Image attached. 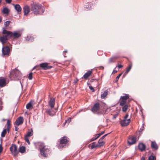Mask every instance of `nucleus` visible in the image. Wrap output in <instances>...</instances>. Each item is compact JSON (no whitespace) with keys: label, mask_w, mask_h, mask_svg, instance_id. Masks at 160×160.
Returning a JSON list of instances; mask_svg holds the SVG:
<instances>
[{"label":"nucleus","mask_w":160,"mask_h":160,"mask_svg":"<svg viewBox=\"0 0 160 160\" xmlns=\"http://www.w3.org/2000/svg\"><path fill=\"white\" fill-rule=\"evenodd\" d=\"M31 9L35 14H42L44 12V8L41 4L36 2L31 4Z\"/></svg>","instance_id":"obj_1"},{"label":"nucleus","mask_w":160,"mask_h":160,"mask_svg":"<svg viewBox=\"0 0 160 160\" xmlns=\"http://www.w3.org/2000/svg\"><path fill=\"white\" fill-rule=\"evenodd\" d=\"M2 33L3 34H7V36H9V38L13 37L14 38H17L21 36V33L17 31H14L13 32L5 30V28H3Z\"/></svg>","instance_id":"obj_2"},{"label":"nucleus","mask_w":160,"mask_h":160,"mask_svg":"<svg viewBox=\"0 0 160 160\" xmlns=\"http://www.w3.org/2000/svg\"><path fill=\"white\" fill-rule=\"evenodd\" d=\"M10 76L12 79L16 80L19 79L21 75L19 71L15 68L10 73Z\"/></svg>","instance_id":"obj_3"},{"label":"nucleus","mask_w":160,"mask_h":160,"mask_svg":"<svg viewBox=\"0 0 160 160\" xmlns=\"http://www.w3.org/2000/svg\"><path fill=\"white\" fill-rule=\"evenodd\" d=\"M41 145L42 146V148H39L41 154L44 157H47L48 154L50 153V150L47 148L45 146H44L43 143H41Z\"/></svg>","instance_id":"obj_4"},{"label":"nucleus","mask_w":160,"mask_h":160,"mask_svg":"<svg viewBox=\"0 0 160 160\" xmlns=\"http://www.w3.org/2000/svg\"><path fill=\"white\" fill-rule=\"evenodd\" d=\"M124 96H121L120 99H121L120 103V105L121 106H124L126 103L127 100L129 98V95L128 94H123Z\"/></svg>","instance_id":"obj_5"},{"label":"nucleus","mask_w":160,"mask_h":160,"mask_svg":"<svg viewBox=\"0 0 160 160\" xmlns=\"http://www.w3.org/2000/svg\"><path fill=\"white\" fill-rule=\"evenodd\" d=\"M10 151L12 154L15 156L18 153L17 147L15 144H12L10 148Z\"/></svg>","instance_id":"obj_6"},{"label":"nucleus","mask_w":160,"mask_h":160,"mask_svg":"<svg viewBox=\"0 0 160 160\" xmlns=\"http://www.w3.org/2000/svg\"><path fill=\"white\" fill-rule=\"evenodd\" d=\"M10 49L8 46H3L2 48V52L3 55H9Z\"/></svg>","instance_id":"obj_7"},{"label":"nucleus","mask_w":160,"mask_h":160,"mask_svg":"<svg viewBox=\"0 0 160 160\" xmlns=\"http://www.w3.org/2000/svg\"><path fill=\"white\" fill-rule=\"evenodd\" d=\"M40 66L44 70H46L50 69L52 68L51 66H48V63L47 62H44L41 63L40 64Z\"/></svg>","instance_id":"obj_8"},{"label":"nucleus","mask_w":160,"mask_h":160,"mask_svg":"<svg viewBox=\"0 0 160 160\" xmlns=\"http://www.w3.org/2000/svg\"><path fill=\"white\" fill-rule=\"evenodd\" d=\"M131 120L130 118L128 119H123V120L121 121L120 123L122 127L128 126L130 123Z\"/></svg>","instance_id":"obj_9"},{"label":"nucleus","mask_w":160,"mask_h":160,"mask_svg":"<svg viewBox=\"0 0 160 160\" xmlns=\"http://www.w3.org/2000/svg\"><path fill=\"white\" fill-rule=\"evenodd\" d=\"M136 142V138L132 137L129 138L128 141V143L129 145H131L135 143Z\"/></svg>","instance_id":"obj_10"},{"label":"nucleus","mask_w":160,"mask_h":160,"mask_svg":"<svg viewBox=\"0 0 160 160\" xmlns=\"http://www.w3.org/2000/svg\"><path fill=\"white\" fill-rule=\"evenodd\" d=\"M5 36H2L0 37V42L2 44L5 43L8 40V37H9V36H7V34H5Z\"/></svg>","instance_id":"obj_11"},{"label":"nucleus","mask_w":160,"mask_h":160,"mask_svg":"<svg viewBox=\"0 0 160 160\" xmlns=\"http://www.w3.org/2000/svg\"><path fill=\"white\" fill-rule=\"evenodd\" d=\"M55 99L54 98H51L48 101V104L51 108H54L55 104Z\"/></svg>","instance_id":"obj_12"},{"label":"nucleus","mask_w":160,"mask_h":160,"mask_svg":"<svg viewBox=\"0 0 160 160\" xmlns=\"http://www.w3.org/2000/svg\"><path fill=\"white\" fill-rule=\"evenodd\" d=\"M23 122V118L22 117H20L16 119L15 121V124L17 126H19L22 124Z\"/></svg>","instance_id":"obj_13"},{"label":"nucleus","mask_w":160,"mask_h":160,"mask_svg":"<svg viewBox=\"0 0 160 160\" xmlns=\"http://www.w3.org/2000/svg\"><path fill=\"white\" fill-rule=\"evenodd\" d=\"M151 146L155 150H157L158 148V146L155 141L152 142Z\"/></svg>","instance_id":"obj_14"},{"label":"nucleus","mask_w":160,"mask_h":160,"mask_svg":"<svg viewBox=\"0 0 160 160\" xmlns=\"http://www.w3.org/2000/svg\"><path fill=\"white\" fill-rule=\"evenodd\" d=\"M23 10L24 15H27L30 12L29 7L28 6H25L23 8Z\"/></svg>","instance_id":"obj_15"},{"label":"nucleus","mask_w":160,"mask_h":160,"mask_svg":"<svg viewBox=\"0 0 160 160\" xmlns=\"http://www.w3.org/2000/svg\"><path fill=\"white\" fill-rule=\"evenodd\" d=\"M99 109V104L98 103H95L92 108V111L93 112L97 111Z\"/></svg>","instance_id":"obj_16"},{"label":"nucleus","mask_w":160,"mask_h":160,"mask_svg":"<svg viewBox=\"0 0 160 160\" xmlns=\"http://www.w3.org/2000/svg\"><path fill=\"white\" fill-rule=\"evenodd\" d=\"M67 137L66 136H64L61 138L60 140V144H66L68 142V140L67 139Z\"/></svg>","instance_id":"obj_17"},{"label":"nucleus","mask_w":160,"mask_h":160,"mask_svg":"<svg viewBox=\"0 0 160 160\" xmlns=\"http://www.w3.org/2000/svg\"><path fill=\"white\" fill-rule=\"evenodd\" d=\"M138 149L141 152L144 151L145 149L146 146L143 143H140L138 145Z\"/></svg>","instance_id":"obj_18"},{"label":"nucleus","mask_w":160,"mask_h":160,"mask_svg":"<svg viewBox=\"0 0 160 160\" xmlns=\"http://www.w3.org/2000/svg\"><path fill=\"white\" fill-rule=\"evenodd\" d=\"M14 8L16 10L18 14L21 13L22 11V8L19 4H17L15 5Z\"/></svg>","instance_id":"obj_19"},{"label":"nucleus","mask_w":160,"mask_h":160,"mask_svg":"<svg viewBox=\"0 0 160 160\" xmlns=\"http://www.w3.org/2000/svg\"><path fill=\"white\" fill-rule=\"evenodd\" d=\"M6 85V80L5 79L0 78V87H3Z\"/></svg>","instance_id":"obj_20"},{"label":"nucleus","mask_w":160,"mask_h":160,"mask_svg":"<svg viewBox=\"0 0 160 160\" xmlns=\"http://www.w3.org/2000/svg\"><path fill=\"white\" fill-rule=\"evenodd\" d=\"M108 93V91L107 90H105L104 92H101V98L102 99H105Z\"/></svg>","instance_id":"obj_21"},{"label":"nucleus","mask_w":160,"mask_h":160,"mask_svg":"<svg viewBox=\"0 0 160 160\" xmlns=\"http://www.w3.org/2000/svg\"><path fill=\"white\" fill-rule=\"evenodd\" d=\"M92 73V70H89L86 73L83 75V78L86 79L88 78L90 76L91 74Z\"/></svg>","instance_id":"obj_22"},{"label":"nucleus","mask_w":160,"mask_h":160,"mask_svg":"<svg viewBox=\"0 0 160 160\" xmlns=\"http://www.w3.org/2000/svg\"><path fill=\"white\" fill-rule=\"evenodd\" d=\"M118 58V56H115L112 57L111 58H110L109 60V63H111L112 62H114Z\"/></svg>","instance_id":"obj_23"},{"label":"nucleus","mask_w":160,"mask_h":160,"mask_svg":"<svg viewBox=\"0 0 160 160\" xmlns=\"http://www.w3.org/2000/svg\"><path fill=\"white\" fill-rule=\"evenodd\" d=\"M2 12L4 14H8L9 13V10L7 8L5 7L3 8Z\"/></svg>","instance_id":"obj_24"},{"label":"nucleus","mask_w":160,"mask_h":160,"mask_svg":"<svg viewBox=\"0 0 160 160\" xmlns=\"http://www.w3.org/2000/svg\"><path fill=\"white\" fill-rule=\"evenodd\" d=\"M105 144V142L103 141V140H101L99 139V140L98 141V146L99 147H100L101 146H102L104 145Z\"/></svg>","instance_id":"obj_25"},{"label":"nucleus","mask_w":160,"mask_h":160,"mask_svg":"<svg viewBox=\"0 0 160 160\" xmlns=\"http://www.w3.org/2000/svg\"><path fill=\"white\" fill-rule=\"evenodd\" d=\"M26 39L28 41L32 42L34 41L33 38L30 36H28L26 38Z\"/></svg>","instance_id":"obj_26"},{"label":"nucleus","mask_w":160,"mask_h":160,"mask_svg":"<svg viewBox=\"0 0 160 160\" xmlns=\"http://www.w3.org/2000/svg\"><path fill=\"white\" fill-rule=\"evenodd\" d=\"M25 151V148L24 146L20 147L19 149V152L22 153L24 152Z\"/></svg>","instance_id":"obj_27"},{"label":"nucleus","mask_w":160,"mask_h":160,"mask_svg":"<svg viewBox=\"0 0 160 160\" xmlns=\"http://www.w3.org/2000/svg\"><path fill=\"white\" fill-rule=\"evenodd\" d=\"M33 132L32 130L31 129V131H28L27 134L25 136H27V137H30L32 136L33 135Z\"/></svg>","instance_id":"obj_28"},{"label":"nucleus","mask_w":160,"mask_h":160,"mask_svg":"<svg viewBox=\"0 0 160 160\" xmlns=\"http://www.w3.org/2000/svg\"><path fill=\"white\" fill-rule=\"evenodd\" d=\"M99 146L98 144H96L95 142H93L92 143V145L91 146V148L93 149L94 148H98Z\"/></svg>","instance_id":"obj_29"},{"label":"nucleus","mask_w":160,"mask_h":160,"mask_svg":"<svg viewBox=\"0 0 160 160\" xmlns=\"http://www.w3.org/2000/svg\"><path fill=\"white\" fill-rule=\"evenodd\" d=\"M122 107V111L123 112H126L128 108V106L127 105H124Z\"/></svg>","instance_id":"obj_30"},{"label":"nucleus","mask_w":160,"mask_h":160,"mask_svg":"<svg viewBox=\"0 0 160 160\" xmlns=\"http://www.w3.org/2000/svg\"><path fill=\"white\" fill-rule=\"evenodd\" d=\"M48 114L50 116H52L54 115V113H52L50 109H48L47 111Z\"/></svg>","instance_id":"obj_31"},{"label":"nucleus","mask_w":160,"mask_h":160,"mask_svg":"<svg viewBox=\"0 0 160 160\" xmlns=\"http://www.w3.org/2000/svg\"><path fill=\"white\" fill-rule=\"evenodd\" d=\"M6 129H4L2 132L1 136L2 137H4L6 134Z\"/></svg>","instance_id":"obj_32"},{"label":"nucleus","mask_w":160,"mask_h":160,"mask_svg":"<svg viewBox=\"0 0 160 160\" xmlns=\"http://www.w3.org/2000/svg\"><path fill=\"white\" fill-rule=\"evenodd\" d=\"M132 68V65H129L126 68V73H128L130 71Z\"/></svg>","instance_id":"obj_33"},{"label":"nucleus","mask_w":160,"mask_h":160,"mask_svg":"<svg viewBox=\"0 0 160 160\" xmlns=\"http://www.w3.org/2000/svg\"><path fill=\"white\" fill-rule=\"evenodd\" d=\"M99 137V135H98L97 134H96L95 136L93 137L91 139V141H93L94 140H95L96 139H97Z\"/></svg>","instance_id":"obj_34"},{"label":"nucleus","mask_w":160,"mask_h":160,"mask_svg":"<svg viewBox=\"0 0 160 160\" xmlns=\"http://www.w3.org/2000/svg\"><path fill=\"white\" fill-rule=\"evenodd\" d=\"M32 107V104L31 102H29L28 103L26 106V108L27 109H30Z\"/></svg>","instance_id":"obj_35"},{"label":"nucleus","mask_w":160,"mask_h":160,"mask_svg":"<svg viewBox=\"0 0 160 160\" xmlns=\"http://www.w3.org/2000/svg\"><path fill=\"white\" fill-rule=\"evenodd\" d=\"M10 22H11L9 21H7L5 22L4 23V25L6 26V27H7V26H8L9 25Z\"/></svg>","instance_id":"obj_36"},{"label":"nucleus","mask_w":160,"mask_h":160,"mask_svg":"<svg viewBox=\"0 0 160 160\" xmlns=\"http://www.w3.org/2000/svg\"><path fill=\"white\" fill-rule=\"evenodd\" d=\"M24 139L25 141L27 142L29 145H30V142L28 138V137L27 136H25Z\"/></svg>","instance_id":"obj_37"},{"label":"nucleus","mask_w":160,"mask_h":160,"mask_svg":"<svg viewBox=\"0 0 160 160\" xmlns=\"http://www.w3.org/2000/svg\"><path fill=\"white\" fill-rule=\"evenodd\" d=\"M32 73L31 72L29 73L28 75V78L30 80H31L32 78Z\"/></svg>","instance_id":"obj_38"},{"label":"nucleus","mask_w":160,"mask_h":160,"mask_svg":"<svg viewBox=\"0 0 160 160\" xmlns=\"http://www.w3.org/2000/svg\"><path fill=\"white\" fill-rule=\"evenodd\" d=\"M122 73H120V74H119L116 78V82H117L118 80V79L122 75Z\"/></svg>","instance_id":"obj_39"},{"label":"nucleus","mask_w":160,"mask_h":160,"mask_svg":"<svg viewBox=\"0 0 160 160\" xmlns=\"http://www.w3.org/2000/svg\"><path fill=\"white\" fill-rule=\"evenodd\" d=\"M7 127H10V121L8 119L7 120Z\"/></svg>","instance_id":"obj_40"},{"label":"nucleus","mask_w":160,"mask_h":160,"mask_svg":"<svg viewBox=\"0 0 160 160\" xmlns=\"http://www.w3.org/2000/svg\"><path fill=\"white\" fill-rule=\"evenodd\" d=\"M151 160H156V157L151 155Z\"/></svg>","instance_id":"obj_41"},{"label":"nucleus","mask_w":160,"mask_h":160,"mask_svg":"<svg viewBox=\"0 0 160 160\" xmlns=\"http://www.w3.org/2000/svg\"><path fill=\"white\" fill-rule=\"evenodd\" d=\"M118 115V113L113 115V117H112V119H115L117 117Z\"/></svg>","instance_id":"obj_42"},{"label":"nucleus","mask_w":160,"mask_h":160,"mask_svg":"<svg viewBox=\"0 0 160 160\" xmlns=\"http://www.w3.org/2000/svg\"><path fill=\"white\" fill-rule=\"evenodd\" d=\"M89 88L92 91V92H94V91H95L94 89V88H93V87H92V86H89Z\"/></svg>","instance_id":"obj_43"},{"label":"nucleus","mask_w":160,"mask_h":160,"mask_svg":"<svg viewBox=\"0 0 160 160\" xmlns=\"http://www.w3.org/2000/svg\"><path fill=\"white\" fill-rule=\"evenodd\" d=\"M108 134H106L105 135H103V136H102L100 139L101 140H103L104 139V138L105 137H106L107 135Z\"/></svg>","instance_id":"obj_44"},{"label":"nucleus","mask_w":160,"mask_h":160,"mask_svg":"<svg viewBox=\"0 0 160 160\" xmlns=\"http://www.w3.org/2000/svg\"><path fill=\"white\" fill-rule=\"evenodd\" d=\"M10 128V127H7V128L4 129H6V132L8 131V132L9 133V132Z\"/></svg>","instance_id":"obj_45"},{"label":"nucleus","mask_w":160,"mask_h":160,"mask_svg":"<svg viewBox=\"0 0 160 160\" xmlns=\"http://www.w3.org/2000/svg\"><path fill=\"white\" fill-rule=\"evenodd\" d=\"M6 2L8 3H10L12 2V0H5Z\"/></svg>","instance_id":"obj_46"},{"label":"nucleus","mask_w":160,"mask_h":160,"mask_svg":"<svg viewBox=\"0 0 160 160\" xmlns=\"http://www.w3.org/2000/svg\"><path fill=\"white\" fill-rule=\"evenodd\" d=\"M144 128L143 126H142V127L140 128L139 132H142L143 129H144Z\"/></svg>","instance_id":"obj_47"},{"label":"nucleus","mask_w":160,"mask_h":160,"mask_svg":"<svg viewBox=\"0 0 160 160\" xmlns=\"http://www.w3.org/2000/svg\"><path fill=\"white\" fill-rule=\"evenodd\" d=\"M104 132V131H102V132L100 133H99L97 134L98 135H99V137L101 135H102L103 134Z\"/></svg>","instance_id":"obj_48"},{"label":"nucleus","mask_w":160,"mask_h":160,"mask_svg":"<svg viewBox=\"0 0 160 160\" xmlns=\"http://www.w3.org/2000/svg\"><path fill=\"white\" fill-rule=\"evenodd\" d=\"M2 150V146L1 144H0V153L1 152Z\"/></svg>","instance_id":"obj_49"},{"label":"nucleus","mask_w":160,"mask_h":160,"mask_svg":"<svg viewBox=\"0 0 160 160\" xmlns=\"http://www.w3.org/2000/svg\"><path fill=\"white\" fill-rule=\"evenodd\" d=\"M128 114H127L124 116V119H128L127 118H128Z\"/></svg>","instance_id":"obj_50"},{"label":"nucleus","mask_w":160,"mask_h":160,"mask_svg":"<svg viewBox=\"0 0 160 160\" xmlns=\"http://www.w3.org/2000/svg\"><path fill=\"white\" fill-rule=\"evenodd\" d=\"M78 79L76 78L75 80H74V81L73 82L75 84H76L78 82Z\"/></svg>","instance_id":"obj_51"},{"label":"nucleus","mask_w":160,"mask_h":160,"mask_svg":"<svg viewBox=\"0 0 160 160\" xmlns=\"http://www.w3.org/2000/svg\"><path fill=\"white\" fill-rule=\"evenodd\" d=\"M68 51L67 50H66V51H64L63 52V55H64V57H66V56L65 55V53H67V52Z\"/></svg>","instance_id":"obj_52"},{"label":"nucleus","mask_w":160,"mask_h":160,"mask_svg":"<svg viewBox=\"0 0 160 160\" xmlns=\"http://www.w3.org/2000/svg\"><path fill=\"white\" fill-rule=\"evenodd\" d=\"M123 67V66L122 65H119L118 66V68H121L122 67Z\"/></svg>","instance_id":"obj_53"},{"label":"nucleus","mask_w":160,"mask_h":160,"mask_svg":"<svg viewBox=\"0 0 160 160\" xmlns=\"http://www.w3.org/2000/svg\"><path fill=\"white\" fill-rule=\"evenodd\" d=\"M117 72V71L114 69L113 71V72H112V74H113V73H114V74L115 73H116Z\"/></svg>","instance_id":"obj_54"},{"label":"nucleus","mask_w":160,"mask_h":160,"mask_svg":"<svg viewBox=\"0 0 160 160\" xmlns=\"http://www.w3.org/2000/svg\"><path fill=\"white\" fill-rule=\"evenodd\" d=\"M18 130V128L16 127H15V130L17 131Z\"/></svg>","instance_id":"obj_55"},{"label":"nucleus","mask_w":160,"mask_h":160,"mask_svg":"<svg viewBox=\"0 0 160 160\" xmlns=\"http://www.w3.org/2000/svg\"><path fill=\"white\" fill-rule=\"evenodd\" d=\"M141 160H145V158L144 157H142L141 158Z\"/></svg>","instance_id":"obj_56"},{"label":"nucleus","mask_w":160,"mask_h":160,"mask_svg":"<svg viewBox=\"0 0 160 160\" xmlns=\"http://www.w3.org/2000/svg\"><path fill=\"white\" fill-rule=\"evenodd\" d=\"M2 21V18L1 17H0V23Z\"/></svg>","instance_id":"obj_57"},{"label":"nucleus","mask_w":160,"mask_h":160,"mask_svg":"<svg viewBox=\"0 0 160 160\" xmlns=\"http://www.w3.org/2000/svg\"><path fill=\"white\" fill-rule=\"evenodd\" d=\"M2 106H0V110H1L2 109Z\"/></svg>","instance_id":"obj_58"},{"label":"nucleus","mask_w":160,"mask_h":160,"mask_svg":"<svg viewBox=\"0 0 160 160\" xmlns=\"http://www.w3.org/2000/svg\"><path fill=\"white\" fill-rule=\"evenodd\" d=\"M148 160H150V156H148Z\"/></svg>","instance_id":"obj_59"},{"label":"nucleus","mask_w":160,"mask_h":160,"mask_svg":"<svg viewBox=\"0 0 160 160\" xmlns=\"http://www.w3.org/2000/svg\"><path fill=\"white\" fill-rule=\"evenodd\" d=\"M6 120V119H3L2 120V121H5Z\"/></svg>","instance_id":"obj_60"},{"label":"nucleus","mask_w":160,"mask_h":160,"mask_svg":"<svg viewBox=\"0 0 160 160\" xmlns=\"http://www.w3.org/2000/svg\"><path fill=\"white\" fill-rule=\"evenodd\" d=\"M58 148H61V146H60V145L58 146Z\"/></svg>","instance_id":"obj_61"},{"label":"nucleus","mask_w":160,"mask_h":160,"mask_svg":"<svg viewBox=\"0 0 160 160\" xmlns=\"http://www.w3.org/2000/svg\"><path fill=\"white\" fill-rule=\"evenodd\" d=\"M96 81V82H97V84H98V81Z\"/></svg>","instance_id":"obj_62"},{"label":"nucleus","mask_w":160,"mask_h":160,"mask_svg":"<svg viewBox=\"0 0 160 160\" xmlns=\"http://www.w3.org/2000/svg\"><path fill=\"white\" fill-rule=\"evenodd\" d=\"M35 67H35H35H34L33 68V69H35Z\"/></svg>","instance_id":"obj_63"},{"label":"nucleus","mask_w":160,"mask_h":160,"mask_svg":"<svg viewBox=\"0 0 160 160\" xmlns=\"http://www.w3.org/2000/svg\"><path fill=\"white\" fill-rule=\"evenodd\" d=\"M121 160H124V159H122Z\"/></svg>","instance_id":"obj_64"}]
</instances>
